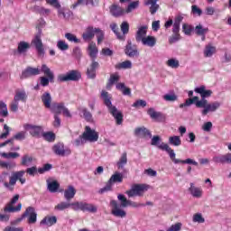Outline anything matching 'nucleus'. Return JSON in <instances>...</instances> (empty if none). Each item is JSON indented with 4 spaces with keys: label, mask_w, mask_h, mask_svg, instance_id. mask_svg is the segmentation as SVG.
I'll list each match as a JSON object with an SVG mask.
<instances>
[{
    "label": "nucleus",
    "mask_w": 231,
    "mask_h": 231,
    "mask_svg": "<svg viewBox=\"0 0 231 231\" xmlns=\"http://www.w3.org/2000/svg\"><path fill=\"white\" fill-rule=\"evenodd\" d=\"M195 93H199L201 97V100H207L208 97H212V90H207L205 86H200L194 89Z\"/></svg>",
    "instance_id": "nucleus-22"
},
{
    "label": "nucleus",
    "mask_w": 231,
    "mask_h": 231,
    "mask_svg": "<svg viewBox=\"0 0 231 231\" xmlns=\"http://www.w3.org/2000/svg\"><path fill=\"white\" fill-rule=\"evenodd\" d=\"M116 88L118 91H122L123 95L131 97V88L125 87V83H116Z\"/></svg>",
    "instance_id": "nucleus-34"
},
{
    "label": "nucleus",
    "mask_w": 231,
    "mask_h": 231,
    "mask_svg": "<svg viewBox=\"0 0 231 231\" xmlns=\"http://www.w3.org/2000/svg\"><path fill=\"white\" fill-rule=\"evenodd\" d=\"M98 208H97V206L87 202L83 203V212H90L91 214H95Z\"/></svg>",
    "instance_id": "nucleus-37"
},
{
    "label": "nucleus",
    "mask_w": 231,
    "mask_h": 231,
    "mask_svg": "<svg viewBox=\"0 0 231 231\" xmlns=\"http://www.w3.org/2000/svg\"><path fill=\"white\" fill-rule=\"evenodd\" d=\"M158 0H146L144 2L145 6H150V13L154 15L160 10V5L156 4Z\"/></svg>",
    "instance_id": "nucleus-23"
},
{
    "label": "nucleus",
    "mask_w": 231,
    "mask_h": 231,
    "mask_svg": "<svg viewBox=\"0 0 231 231\" xmlns=\"http://www.w3.org/2000/svg\"><path fill=\"white\" fill-rule=\"evenodd\" d=\"M127 165V153L125 152L122 154L121 158L119 159V162H117L118 169H124Z\"/></svg>",
    "instance_id": "nucleus-51"
},
{
    "label": "nucleus",
    "mask_w": 231,
    "mask_h": 231,
    "mask_svg": "<svg viewBox=\"0 0 231 231\" xmlns=\"http://www.w3.org/2000/svg\"><path fill=\"white\" fill-rule=\"evenodd\" d=\"M117 199L120 202V204H118L116 200L110 201V206L112 207L111 214L116 217H125L127 216V212H125L124 208H127V207H132L133 208L143 207V204H140L138 202L127 199V198L124 194H119L117 196Z\"/></svg>",
    "instance_id": "nucleus-1"
},
{
    "label": "nucleus",
    "mask_w": 231,
    "mask_h": 231,
    "mask_svg": "<svg viewBox=\"0 0 231 231\" xmlns=\"http://www.w3.org/2000/svg\"><path fill=\"white\" fill-rule=\"evenodd\" d=\"M33 162V157L25 154L22 157L21 165H23L24 167H30Z\"/></svg>",
    "instance_id": "nucleus-45"
},
{
    "label": "nucleus",
    "mask_w": 231,
    "mask_h": 231,
    "mask_svg": "<svg viewBox=\"0 0 231 231\" xmlns=\"http://www.w3.org/2000/svg\"><path fill=\"white\" fill-rule=\"evenodd\" d=\"M55 224H57V217L55 216H47L40 222V225H45L46 226H53Z\"/></svg>",
    "instance_id": "nucleus-28"
},
{
    "label": "nucleus",
    "mask_w": 231,
    "mask_h": 231,
    "mask_svg": "<svg viewBox=\"0 0 231 231\" xmlns=\"http://www.w3.org/2000/svg\"><path fill=\"white\" fill-rule=\"evenodd\" d=\"M125 55H127V57H130L131 59L140 57V51H138V47L133 44V42H131V40L127 41V44L125 49Z\"/></svg>",
    "instance_id": "nucleus-15"
},
{
    "label": "nucleus",
    "mask_w": 231,
    "mask_h": 231,
    "mask_svg": "<svg viewBox=\"0 0 231 231\" xmlns=\"http://www.w3.org/2000/svg\"><path fill=\"white\" fill-rule=\"evenodd\" d=\"M110 28H111L112 32H114V33H116V35L119 41H125V36L123 35L122 33H120V32H118V25H116V23L111 24Z\"/></svg>",
    "instance_id": "nucleus-46"
},
{
    "label": "nucleus",
    "mask_w": 231,
    "mask_h": 231,
    "mask_svg": "<svg viewBox=\"0 0 231 231\" xmlns=\"http://www.w3.org/2000/svg\"><path fill=\"white\" fill-rule=\"evenodd\" d=\"M134 135L139 138H152V134L145 126L137 127L134 129Z\"/></svg>",
    "instance_id": "nucleus-19"
},
{
    "label": "nucleus",
    "mask_w": 231,
    "mask_h": 231,
    "mask_svg": "<svg viewBox=\"0 0 231 231\" xmlns=\"http://www.w3.org/2000/svg\"><path fill=\"white\" fill-rule=\"evenodd\" d=\"M147 35V25L141 26L135 34V41L141 42L143 41V38Z\"/></svg>",
    "instance_id": "nucleus-25"
},
{
    "label": "nucleus",
    "mask_w": 231,
    "mask_h": 231,
    "mask_svg": "<svg viewBox=\"0 0 231 231\" xmlns=\"http://www.w3.org/2000/svg\"><path fill=\"white\" fill-rule=\"evenodd\" d=\"M65 39H67L69 42H74L75 44H79L80 42V40L71 32L65 33Z\"/></svg>",
    "instance_id": "nucleus-50"
},
{
    "label": "nucleus",
    "mask_w": 231,
    "mask_h": 231,
    "mask_svg": "<svg viewBox=\"0 0 231 231\" xmlns=\"http://www.w3.org/2000/svg\"><path fill=\"white\" fill-rule=\"evenodd\" d=\"M122 181H124V175L118 171H116L107 181L106 187L99 190V194L109 192L113 187V183H122Z\"/></svg>",
    "instance_id": "nucleus-8"
},
{
    "label": "nucleus",
    "mask_w": 231,
    "mask_h": 231,
    "mask_svg": "<svg viewBox=\"0 0 231 231\" xmlns=\"http://www.w3.org/2000/svg\"><path fill=\"white\" fill-rule=\"evenodd\" d=\"M0 116L4 117L8 116V107L3 101H0Z\"/></svg>",
    "instance_id": "nucleus-56"
},
{
    "label": "nucleus",
    "mask_w": 231,
    "mask_h": 231,
    "mask_svg": "<svg viewBox=\"0 0 231 231\" xmlns=\"http://www.w3.org/2000/svg\"><path fill=\"white\" fill-rule=\"evenodd\" d=\"M138 6H140V2L139 1H134L129 4V5L126 8V14H131V12H133V10H136V8H138Z\"/></svg>",
    "instance_id": "nucleus-58"
},
{
    "label": "nucleus",
    "mask_w": 231,
    "mask_h": 231,
    "mask_svg": "<svg viewBox=\"0 0 231 231\" xmlns=\"http://www.w3.org/2000/svg\"><path fill=\"white\" fill-rule=\"evenodd\" d=\"M88 55L91 59V62L97 59V55H98V48H97V44L95 42H90L88 45Z\"/></svg>",
    "instance_id": "nucleus-26"
},
{
    "label": "nucleus",
    "mask_w": 231,
    "mask_h": 231,
    "mask_svg": "<svg viewBox=\"0 0 231 231\" xmlns=\"http://www.w3.org/2000/svg\"><path fill=\"white\" fill-rule=\"evenodd\" d=\"M70 207L72 210H75L76 212L79 210H81L83 212L84 210V202L83 201H75L70 203Z\"/></svg>",
    "instance_id": "nucleus-49"
},
{
    "label": "nucleus",
    "mask_w": 231,
    "mask_h": 231,
    "mask_svg": "<svg viewBox=\"0 0 231 231\" xmlns=\"http://www.w3.org/2000/svg\"><path fill=\"white\" fill-rule=\"evenodd\" d=\"M196 35H207L208 33V28L204 27L203 24L199 23L194 28Z\"/></svg>",
    "instance_id": "nucleus-41"
},
{
    "label": "nucleus",
    "mask_w": 231,
    "mask_h": 231,
    "mask_svg": "<svg viewBox=\"0 0 231 231\" xmlns=\"http://www.w3.org/2000/svg\"><path fill=\"white\" fill-rule=\"evenodd\" d=\"M57 48L60 51H68L69 50V45L64 40H59L57 42Z\"/></svg>",
    "instance_id": "nucleus-47"
},
{
    "label": "nucleus",
    "mask_w": 231,
    "mask_h": 231,
    "mask_svg": "<svg viewBox=\"0 0 231 231\" xmlns=\"http://www.w3.org/2000/svg\"><path fill=\"white\" fill-rule=\"evenodd\" d=\"M141 42L143 46L154 48V46H156V38L154 36H146L143 39Z\"/></svg>",
    "instance_id": "nucleus-30"
},
{
    "label": "nucleus",
    "mask_w": 231,
    "mask_h": 231,
    "mask_svg": "<svg viewBox=\"0 0 231 231\" xmlns=\"http://www.w3.org/2000/svg\"><path fill=\"white\" fill-rule=\"evenodd\" d=\"M75 194H77V189H75V187L69 186L68 189L64 191V198L67 199V201H70V199L75 198Z\"/></svg>",
    "instance_id": "nucleus-31"
},
{
    "label": "nucleus",
    "mask_w": 231,
    "mask_h": 231,
    "mask_svg": "<svg viewBox=\"0 0 231 231\" xmlns=\"http://www.w3.org/2000/svg\"><path fill=\"white\" fill-rule=\"evenodd\" d=\"M23 129H25V131H29L30 134L34 138H40L41 134H42V126L25 124L23 125Z\"/></svg>",
    "instance_id": "nucleus-16"
},
{
    "label": "nucleus",
    "mask_w": 231,
    "mask_h": 231,
    "mask_svg": "<svg viewBox=\"0 0 231 231\" xmlns=\"http://www.w3.org/2000/svg\"><path fill=\"white\" fill-rule=\"evenodd\" d=\"M26 98H28V96L26 95V91L22 90V91H17L16 94L14 95V100L15 102L21 101V102H26Z\"/></svg>",
    "instance_id": "nucleus-36"
},
{
    "label": "nucleus",
    "mask_w": 231,
    "mask_h": 231,
    "mask_svg": "<svg viewBox=\"0 0 231 231\" xmlns=\"http://www.w3.org/2000/svg\"><path fill=\"white\" fill-rule=\"evenodd\" d=\"M162 142V137H160V135H154L152 138V141H151V145H153L155 147H158V149H162L160 148V145H163V143H162L160 144V143Z\"/></svg>",
    "instance_id": "nucleus-54"
},
{
    "label": "nucleus",
    "mask_w": 231,
    "mask_h": 231,
    "mask_svg": "<svg viewBox=\"0 0 231 231\" xmlns=\"http://www.w3.org/2000/svg\"><path fill=\"white\" fill-rule=\"evenodd\" d=\"M15 166H16L15 162H6L0 161V167H2V169L12 171V169L15 168Z\"/></svg>",
    "instance_id": "nucleus-55"
},
{
    "label": "nucleus",
    "mask_w": 231,
    "mask_h": 231,
    "mask_svg": "<svg viewBox=\"0 0 231 231\" xmlns=\"http://www.w3.org/2000/svg\"><path fill=\"white\" fill-rule=\"evenodd\" d=\"M183 21V16L179 15L175 18L173 23L172 33H180V26Z\"/></svg>",
    "instance_id": "nucleus-35"
},
{
    "label": "nucleus",
    "mask_w": 231,
    "mask_h": 231,
    "mask_svg": "<svg viewBox=\"0 0 231 231\" xmlns=\"http://www.w3.org/2000/svg\"><path fill=\"white\" fill-rule=\"evenodd\" d=\"M50 109L54 115L59 116L62 114L64 116L71 118V113H69V110L64 106V103H52Z\"/></svg>",
    "instance_id": "nucleus-11"
},
{
    "label": "nucleus",
    "mask_w": 231,
    "mask_h": 231,
    "mask_svg": "<svg viewBox=\"0 0 231 231\" xmlns=\"http://www.w3.org/2000/svg\"><path fill=\"white\" fill-rule=\"evenodd\" d=\"M80 72L79 70H70L66 74H60L58 75L57 80L58 82H77V80H80Z\"/></svg>",
    "instance_id": "nucleus-9"
},
{
    "label": "nucleus",
    "mask_w": 231,
    "mask_h": 231,
    "mask_svg": "<svg viewBox=\"0 0 231 231\" xmlns=\"http://www.w3.org/2000/svg\"><path fill=\"white\" fill-rule=\"evenodd\" d=\"M169 143L174 147H180V145H181V138H180L178 135L170 136Z\"/></svg>",
    "instance_id": "nucleus-44"
},
{
    "label": "nucleus",
    "mask_w": 231,
    "mask_h": 231,
    "mask_svg": "<svg viewBox=\"0 0 231 231\" xmlns=\"http://www.w3.org/2000/svg\"><path fill=\"white\" fill-rule=\"evenodd\" d=\"M41 37H42V30L39 29L34 39L32 41V44L36 48L39 57H44V45L42 44Z\"/></svg>",
    "instance_id": "nucleus-10"
},
{
    "label": "nucleus",
    "mask_w": 231,
    "mask_h": 231,
    "mask_svg": "<svg viewBox=\"0 0 231 231\" xmlns=\"http://www.w3.org/2000/svg\"><path fill=\"white\" fill-rule=\"evenodd\" d=\"M214 53H216V47L212 46V44H208L206 45L205 49H204V57H212V55H214Z\"/></svg>",
    "instance_id": "nucleus-40"
},
{
    "label": "nucleus",
    "mask_w": 231,
    "mask_h": 231,
    "mask_svg": "<svg viewBox=\"0 0 231 231\" xmlns=\"http://www.w3.org/2000/svg\"><path fill=\"white\" fill-rule=\"evenodd\" d=\"M25 172L26 171H24L13 172L9 179V183L5 181L8 173H4L0 176V183H4V187H5V189H8V190H14V186H15V184L17 183V180H19L22 185H23V183H26V179L23 178Z\"/></svg>",
    "instance_id": "nucleus-3"
},
{
    "label": "nucleus",
    "mask_w": 231,
    "mask_h": 231,
    "mask_svg": "<svg viewBox=\"0 0 231 231\" xmlns=\"http://www.w3.org/2000/svg\"><path fill=\"white\" fill-rule=\"evenodd\" d=\"M192 30H194V28L191 25L187 23L182 24V32L185 35H190V33H192Z\"/></svg>",
    "instance_id": "nucleus-60"
},
{
    "label": "nucleus",
    "mask_w": 231,
    "mask_h": 231,
    "mask_svg": "<svg viewBox=\"0 0 231 231\" xmlns=\"http://www.w3.org/2000/svg\"><path fill=\"white\" fill-rule=\"evenodd\" d=\"M81 112L87 122H93V115H91V112L88 111V108H81Z\"/></svg>",
    "instance_id": "nucleus-57"
},
{
    "label": "nucleus",
    "mask_w": 231,
    "mask_h": 231,
    "mask_svg": "<svg viewBox=\"0 0 231 231\" xmlns=\"http://www.w3.org/2000/svg\"><path fill=\"white\" fill-rule=\"evenodd\" d=\"M159 149H161V151H166V152H168L171 162H173V163H175L176 165H178V163H187L188 165L198 166V162H196L192 159H186L184 161L176 159V153L174 152V150H172V148H171V146H169V144H167V143L161 144L159 146Z\"/></svg>",
    "instance_id": "nucleus-5"
},
{
    "label": "nucleus",
    "mask_w": 231,
    "mask_h": 231,
    "mask_svg": "<svg viewBox=\"0 0 231 231\" xmlns=\"http://www.w3.org/2000/svg\"><path fill=\"white\" fill-rule=\"evenodd\" d=\"M68 208H71V203L66 201H61L54 207V210H58L60 212H62V210H66Z\"/></svg>",
    "instance_id": "nucleus-43"
},
{
    "label": "nucleus",
    "mask_w": 231,
    "mask_h": 231,
    "mask_svg": "<svg viewBox=\"0 0 231 231\" xmlns=\"http://www.w3.org/2000/svg\"><path fill=\"white\" fill-rule=\"evenodd\" d=\"M96 35L97 37V44H101L102 41H104V31L100 28H96Z\"/></svg>",
    "instance_id": "nucleus-59"
},
{
    "label": "nucleus",
    "mask_w": 231,
    "mask_h": 231,
    "mask_svg": "<svg viewBox=\"0 0 231 231\" xmlns=\"http://www.w3.org/2000/svg\"><path fill=\"white\" fill-rule=\"evenodd\" d=\"M97 28L88 27L85 32L82 34L84 41H91L95 37Z\"/></svg>",
    "instance_id": "nucleus-32"
},
{
    "label": "nucleus",
    "mask_w": 231,
    "mask_h": 231,
    "mask_svg": "<svg viewBox=\"0 0 231 231\" xmlns=\"http://www.w3.org/2000/svg\"><path fill=\"white\" fill-rule=\"evenodd\" d=\"M151 189V186L147 184H134L130 189L125 191L128 198H134L136 196H143V193L147 192Z\"/></svg>",
    "instance_id": "nucleus-7"
},
{
    "label": "nucleus",
    "mask_w": 231,
    "mask_h": 231,
    "mask_svg": "<svg viewBox=\"0 0 231 231\" xmlns=\"http://www.w3.org/2000/svg\"><path fill=\"white\" fill-rule=\"evenodd\" d=\"M166 65L173 69H178V68H180V60L171 58L166 61Z\"/></svg>",
    "instance_id": "nucleus-48"
},
{
    "label": "nucleus",
    "mask_w": 231,
    "mask_h": 231,
    "mask_svg": "<svg viewBox=\"0 0 231 231\" xmlns=\"http://www.w3.org/2000/svg\"><path fill=\"white\" fill-rule=\"evenodd\" d=\"M22 217H27V223L29 225H35V223H37V212L35 211V208L28 207L22 215Z\"/></svg>",
    "instance_id": "nucleus-14"
},
{
    "label": "nucleus",
    "mask_w": 231,
    "mask_h": 231,
    "mask_svg": "<svg viewBox=\"0 0 231 231\" xmlns=\"http://www.w3.org/2000/svg\"><path fill=\"white\" fill-rule=\"evenodd\" d=\"M41 71L42 70L39 68L28 67L22 72L20 79H30V77H35L36 75H41Z\"/></svg>",
    "instance_id": "nucleus-18"
},
{
    "label": "nucleus",
    "mask_w": 231,
    "mask_h": 231,
    "mask_svg": "<svg viewBox=\"0 0 231 231\" xmlns=\"http://www.w3.org/2000/svg\"><path fill=\"white\" fill-rule=\"evenodd\" d=\"M42 102L47 109H51V107L52 106V104H51V94H50L49 92L43 93L42 95Z\"/></svg>",
    "instance_id": "nucleus-29"
},
{
    "label": "nucleus",
    "mask_w": 231,
    "mask_h": 231,
    "mask_svg": "<svg viewBox=\"0 0 231 231\" xmlns=\"http://www.w3.org/2000/svg\"><path fill=\"white\" fill-rule=\"evenodd\" d=\"M41 71L47 77H40V84L42 86V88L50 86V82L53 83V80L55 79V74H53V71L49 69L48 65L42 64Z\"/></svg>",
    "instance_id": "nucleus-6"
},
{
    "label": "nucleus",
    "mask_w": 231,
    "mask_h": 231,
    "mask_svg": "<svg viewBox=\"0 0 231 231\" xmlns=\"http://www.w3.org/2000/svg\"><path fill=\"white\" fill-rule=\"evenodd\" d=\"M189 188V192L191 194L193 198H201L203 196V189L201 188H198L194 186V183H190Z\"/></svg>",
    "instance_id": "nucleus-24"
},
{
    "label": "nucleus",
    "mask_w": 231,
    "mask_h": 231,
    "mask_svg": "<svg viewBox=\"0 0 231 231\" xmlns=\"http://www.w3.org/2000/svg\"><path fill=\"white\" fill-rule=\"evenodd\" d=\"M101 98H103L105 106L108 107L110 115L114 116L116 125H122L124 122V115L118 110V108H116V106H113V103H111V96H109V93L103 90L101 92Z\"/></svg>",
    "instance_id": "nucleus-2"
},
{
    "label": "nucleus",
    "mask_w": 231,
    "mask_h": 231,
    "mask_svg": "<svg viewBox=\"0 0 231 231\" xmlns=\"http://www.w3.org/2000/svg\"><path fill=\"white\" fill-rule=\"evenodd\" d=\"M29 48H30V43H28L26 42H20L18 43V48H17L16 53H18V55H24L26 53V51H28Z\"/></svg>",
    "instance_id": "nucleus-33"
},
{
    "label": "nucleus",
    "mask_w": 231,
    "mask_h": 231,
    "mask_svg": "<svg viewBox=\"0 0 231 231\" xmlns=\"http://www.w3.org/2000/svg\"><path fill=\"white\" fill-rule=\"evenodd\" d=\"M89 3H91V5H93V0H78L74 5H71V8L73 10H75V8H77V6H79V5H89Z\"/></svg>",
    "instance_id": "nucleus-61"
},
{
    "label": "nucleus",
    "mask_w": 231,
    "mask_h": 231,
    "mask_svg": "<svg viewBox=\"0 0 231 231\" xmlns=\"http://www.w3.org/2000/svg\"><path fill=\"white\" fill-rule=\"evenodd\" d=\"M181 226H183V224L178 222L171 225L166 231H181Z\"/></svg>",
    "instance_id": "nucleus-63"
},
{
    "label": "nucleus",
    "mask_w": 231,
    "mask_h": 231,
    "mask_svg": "<svg viewBox=\"0 0 231 231\" xmlns=\"http://www.w3.org/2000/svg\"><path fill=\"white\" fill-rule=\"evenodd\" d=\"M118 80H120V75H118V73L112 74L108 79L106 88L109 89L111 86H114V84L118 83Z\"/></svg>",
    "instance_id": "nucleus-42"
},
{
    "label": "nucleus",
    "mask_w": 231,
    "mask_h": 231,
    "mask_svg": "<svg viewBox=\"0 0 231 231\" xmlns=\"http://www.w3.org/2000/svg\"><path fill=\"white\" fill-rule=\"evenodd\" d=\"M196 107L202 109L201 115L207 116L208 113H216V111L221 107V103L219 101L208 103L207 99H200V101L196 103Z\"/></svg>",
    "instance_id": "nucleus-4"
},
{
    "label": "nucleus",
    "mask_w": 231,
    "mask_h": 231,
    "mask_svg": "<svg viewBox=\"0 0 231 231\" xmlns=\"http://www.w3.org/2000/svg\"><path fill=\"white\" fill-rule=\"evenodd\" d=\"M43 138L47 142H54L55 141V134H53L51 132L45 133V134H43Z\"/></svg>",
    "instance_id": "nucleus-64"
},
{
    "label": "nucleus",
    "mask_w": 231,
    "mask_h": 231,
    "mask_svg": "<svg viewBox=\"0 0 231 231\" xmlns=\"http://www.w3.org/2000/svg\"><path fill=\"white\" fill-rule=\"evenodd\" d=\"M19 156H21V154H19L18 152H8V153H6V152H2L1 153V157L2 158H5L6 160H10V159H12V160H15V159H17V158H19Z\"/></svg>",
    "instance_id": "nucleus-52"
},
{
    "label": "nucleus",
    "mask_w": 231,
    "mask_h": 231,
    "mask_svg": "<svg viewBox=\"0 0 231 231\" xmlns=\"http://www.w3.org/2000/svg\"><path fill=\"white\" fill-rule=\"evenodd\" d=\"M115 68L116 69H131V68H133V62H131V60H125L121 63H117Z\"/></svg>",
    "instance_id": "nucleus-39"
},
{
    "label": "nucleus",
    "mask_w": 231,
    "mask_h": 231,
    "mask_svg": "<svg viewBox=\"0 0 231 231\" xmlns=\"http://www.w3.org/2000/svg\"><path fill=\"white\" fill-rule=\"evenodd\" d=\"M121 32H123L122 35H124L125 37V35H127V33H129V23L123 22L121 23Z\"/></svg>",
    "instance_id": "nucleus-62"
},
{
    "label": "nucleus",
    "mask_w": 231,
    "mask_h": 231,
    "mask_svg": "<svg viewBox=\"0 0 231 231\" xmlns=\"http://www.w3.org/2000/svg\"><path fill=\"white\" fill-rule=\"evenodd\" d=\"M19 201V195H14L11 201L5 207L4 212L7 213H14V212H20L21 208H23V204L19 203L17 207H14L15 203Z\"/></svg>",
    "instance_id": "nucleus-12"
},
{
    "label": "nucleus",
    "mask_w": 231,
    "mask_h": 231,
    "mask_svg": "<svg viewBox=\"0 0 231 231\" xmlns=\"http://www.w3.org/2000/svg\"><path fill=\"white\" fill-rule=\"evenodd\" d=\"M82 135H83V140H85V142H90V143L98 142V133L94 129H91V127L89 126L85 127V131L82 134Z\"/></svg>",
    "instance_id": "nucleus-13"
},
{
    "label": "nucleus",
    "mask_w": 231,
    "mask_h": 231,
    "mask_svg": "<svg viewBox=\"0 0 231 231\" xmlns=\"http://www.w3.org/2000/svg\"><path fill=\"white\" fill-rule=\"evenodd\" d=\"M147 114L149 115L150 118L152 120H158L159 122H165V115H163L162 112H156L154 108H149L147 111Z\"/></svg>",
    "instance_id": "nucleus-21"
},
{
    "label": "nucleus",
    "mask_w": 231,
    "mask_h": 231,
    "mask_svg": "<svg viewBox=\"0 0 231 231\" xmlns=\"http://www.w3.org/2000/svg\"><path fill=\"white\" fill-rule=\"evenodd\" d=\"M110 14L114 17H121V15H124L125 14V11L122 7H120L116 5H113L110 7Z\"/></svg>",
    "instance_id": "nucleus-27"
},
{
    "label": "nucleus",
    "mask_w": 231,
    "mask_h": 231,
    "mask_svg": "<svg viewBox=\"0 0 231 231\" xmlns=\"http://www.w3.org/2000/svg\"><path fill=\"white\" fill-rule=\"evenodd\" d=\"M59 187H60V184L57 182V180L49 181L47 180V189L49 191L55 193L57 190H59Z\"/></svg>",
    "instance_id": "nucleus-38"
},
{
    "label": "nucleus",
    "mask_w": 231,
    "mask_h": 231,
    "mask_svg": "<svg viewBox=\"0 0 231 231\" xmlns=\"http://www.w3.org/2000/svg\"><path fill=\"white\" fill-rule=\"evenodd\" d=\"M163 100H165V102H176V100H178V95L174 94V93H169V94H165L162 97Z\"/></svg>",
    "instance_id": "nucleus-53"
},
{
    "label": "nucleus",
    "mask_w": 231,
    "mask_h": 231,
    "mask_svg": "<svg viewBox=\"0 0 231 231\" xmlns=\"http://www.w3.org/2000/svg\"><path fill=\"white\" fill-rule=\"evenodd\" d=\"M99 66L100 64L97 61L93 60L90 66L87 69V77H88V79H96L97 69H98Z\"/></svg>",
    "instance_id": "nucleus-20"
},
{
    "label": "nucleus",
    "mask_w": 231,
    "mask_h": 231,
    "mask_svg": "<svg viewBox=\"0 0 231 231\" xmlns=\"http://www.w3.org/2000/svg\"><path fill=\"white\" fill-rule=\"evenodd\" d=\"M52 151L57 156H69V154H71V150L64 149V143H56L53 146Z\"/></svg>",
    "instance_id": "nucleus-17"
}]
</instances>
